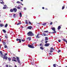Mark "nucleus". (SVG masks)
Listing matches in <instances>:
<instances>
[{"mask_svg":"<svg viewBox=\"0 0 67 67\" xmlns=\"http://www.w3.org/2000/svg\"><path fill=\"white\" fill-rule=\"evenodd\" d=\"M0 53L1 54V57L2 58H3L4 59H5L6 60H7L8 59V57L7 56H6L5 57H4L3 56H4V55H3V54L2 53V51H0Z\"/></svg>","mask_w":67,"mask_h":67,"instance_id":"obj_1","label":"nucleus"},{"mask_svg":"<svg viewBox=\"0 0 67 67\" xmlns=\"http://www.w3.org/2000/svg\"><path fill=\"white\" fill-rule=\"evenodd\" d=\"M27 35L28 36H34V34L32 32L29 31L27 33Z\"/></svg>","mask_w":67,"mask_h":67,"instance_id":"obj_2","label":"nucleus"},{"mask_svg":"<svg viewBox=\"0 0 67 67\" xmlns=\"http://www.w3.org/2000/svg\"><path fill=\"white\" fill-rule=\"evenodd\" d=\"M51 29L53 31H54V32H53L52 33H55L56 32V30H55V28L54 27H52L51 28Z\"/></svg>","mask_w":67,"mask_h":67,"instance_id":"obj_3","label":"nucleus"},{"mask_svg":"<svg viewBox=\"0 0 67 67\" xmlns=\"http://www.w3.org/2000/svg\"><path fill=\"white\" fill-rule=\"evenodd\" d=\"M15 59H16V58H15V57H13L12 58V61H14V62H16L17 61H16V60Z\"/></svg>","mask_w":67,"mask_h":67,"instance_id":"obj_4","label":"nucleus"},{"mask_svg":"<svg viewBox=\"0 0 67 67\" xmlns=\"http://www.w3.org/2000/svg\"><path fill=\"white\" fill-rule=\"evenodd\" d=\"M16 58L17 59V61L18 62V63H20V59H19V58L18 57H17Z\"/></svg>","mask_w":67,"mask_h":67,"instance_id":"obj_5","label":"nucleus"},{"mask_svg":"<svg viewBox=\"0 0 67 67\" xmlns=\"http://www.w3.org/2000/svg\"><path fill=\"white\" fill-rule=\"evenodd\" d=\"M28 47H30V48H34V46L29 44L28 45Z\"/></svg>","mask_w":67,"mask_h":67,"instance_id":"obj_6","label":"nucleus"},{"mask_svg":"<svg viewBox=\"0 0 67 67\" xmlns=\"http://www.w3.org/2000/svg\"><path fill=\"white\" fill-rule=\"evenodd\" d=\"M19 41V43H21V40L20 39L17 38L16 39V41Z\"/></svg>","mask_w":67,"mask_h":67,"instance_id":"obj_7","label":"nucleus"},{"mask_svg":"<svg viewBox=\"0 0 67 67\" xmlns=\"http://www.w3.org/2000/svg\"><path fill=\"white\" fill-rule=\"evenodd\" d=\"M50 48L51 49L50 52H51V53H52V52H53V50H54V48H53L52 47L51 48Z\"/></svg>","mask_w":67,"mask_h":67,"instance_id":"obj_8","label":"nucleus"},{"mask_svg":"<svg viewBox=\"0 0 67 67\" xmlns=\"http://www.w3.org/2000/svg\"><path fill=\"white\" fill-rule=\"evenodd\" d=\"M28 41H31V37H28L26 39Z\"/></svg>","mask_w":67,"mask_h":67,"instance_id":"obj_9","label":"nucleus"},{"mask_svg":"<svg viewBox=\"0 0 67 67\" xmlns=\"http://www.w3.org/2000/svg\"><path fill=\"white\" fill-rule=\"evenodd\" d=\"M32 26H30L27 27L28 29H29V30H31L32 28Z\"/></svg>","mask_w":67,"mask_h":67,"instance_id":"obj_10","label":"nucleus"},{"mask_svg":"<svg viewBox=\"0 0 67 67\" xmlns=\"http://www.w3.org/2000/svg\"><path fill=\"white\" fill-rule=\"evenodd\" d=\"M13 11H14V12H16V11H17V9H16L15 8H14L13 9Z\"/></svg>","mask_w":67,"mask_h":67,"instance_id":"obj_11","label":"nucleus"},{"mask_svg":"<svg viewBox=\"0 0 67 67\" xmlns=\"http://www.w3.org/2000/svg\"><path fill=\"white\" fill-rule=\"evenodd\" d=\"M49 43L46 44H45L44 46H45L47 47L49 46Z\"/></svg>","mask_w":67,"mask_h":67,"instance_id":"obj_12","label":"nucleus"},{"mask_svg":"<svg viewBox=\"0 0 67 67\" xmlns=\"http://www.w3.org/2000/svg\"><path fill=\"white\" fill-rule=\"evenodd\" d=\"M39 35H40V34L38 33L37 34V36L36 37H37V38H40V37L39 36H38Z\"/></svg>","mask_w":67,"mask_h":67,"instance_id":"obj_13","label":"nucleus"},{"mask_svg":"<svg viewBox=\"0 0 67 67\" xmlns=\"http://www.w3.org/2000/svg\"><path fill=\"white\" fill-rule=\"evenodd\" d=\"M10 12H13V9H11L10 10Z\"/></svg>","mask_w":67,"mask_h":67,"instance_id":"obj_14","label":"nucleus"},{"mask_svg":"<svg viewBox=\"0 0 67 67\" xmlns=\"http://www.w3.org/2000/svg\"><path fill=\"white\" fill-rule=\"evenodd\" d=\"M60 29H61V27H60V26H58V30H60Z\"/></svg>","mask_w":67,"mask_h":67,"instance_id":"obj_15","label":"nucleus"},{"mask_svg":"<svg viewBox=\"0 0 67 67\" xmlns=\"http://www.w3.org/2000/svg\"><path fill=\"white\" fill-rule=\"evenodd\" d=\"M45 41H46V40H48V38L47 37H45Z\"/></svg>","mask_w":67,"mask_h":67,"instance_id":"obj_16","label":"nucleus"},{"mask_svg":"<svg viewBox=\"0 0 67 67\" xmlns=\"http://www.w3.org/2000/svg\"><path fill=\"white\" fill-rule=\"evenodd\" d=\"M19 16L20 17H22V13L21 12L19 13Z\"/></svg>","mask_w":67,"mask_h":67,"instance_id":"obj_17","label":"nucleus"},{"mask_svg":"<svg viewBox=\"0 0 67 67\" xmlns=\"http://www.w3.org/2000/svg\"><path fill=\"white\" fill-rule=\"evenodd\" d=\"M0 26H1V27H2V26H4V25H3V24H0Z\"/></svg>","mask_w":67,"mask_h":67,"instance_id":"obj_18","label":"nucleus"},{"mask_svg":"<svg viewBox=\"0 0 67 67\" xmlns=\"http://www.w3.org/2000/svg\"><path fill=\"white\" fill-rule=\"evenodd\" d=\"M8 59L9 61H11V58H8Z\"/></svg>","mask_w":67,"mask_h":67,"instance_id":"obj_19","label":"nucleus"},{"mask_svg":"<svg viewBox=\"0 0 67 67\" xmlns=\"http://www.w3.org/2000/svg\"><path fill=\"white\" fill-rule=\"evenodd\" d=\"M21 24V22H20L17 23V25H20V24Z\"/></svg>","mask_w":67,"mask_h":67,"instance_id":"obj_20","label":"nucleus"},{"mask_svg":"<svg viewBox=\"0 0 67 67\" xmlns=\"http://www.w3.org/2000/svg\"><path fill=\"white\" fill-rule=\"evenodd\" d=\"M40 48L41 49H42V50L44 49V48H43L42 47H40Z\"/></svg>","mask_w":67,"mask_h":67,"instance_id":"obj_21","label":"nucleus"},{"mask_svg":"<svg viewBox=\"0 0 67 67\" xmlns=\"http://www.w3.org/2000/svg\"><path fill=\"white\" fill-rule=\"evenodd\" d=\"M4 26L5 27H7L8 26V24H6Z\"/></svg>","mask_w":67,"mask_h":67,"instance_id":"obj_22","label":"nucleus"},{"mask_svg":"<svg viewBox=\"0 0 67 67\" xmlns=\"http://www.w3.org/2000/svg\"><path fill=\"white\" fill-rule=\"evenodd\" d=\"M2 31H3V32L4 33H6V31H5V30L3 29L2 30Z\"/></svg>","mask_w":67,"mask_h":67,"instance_id":"obj_23","label":"nucleus"},{"mask_svg":"<svg viewBox=\"0 0 67 67\" xmlns=\"http://www.w3.org/2000/svg\"><path fill=\"white\" fill-rule=\"evenodd\" d=\"M53 66L54 67H56V64H53Z\"/></svg>","mask_w":67,"mask_h":67,"instance_id":"obj_24","label":"nucleus"},{"mask_svg":"<svg viewBox=\"0 0 67 67\" xmlns=\"http://www.w3.org/2000/svg\"><path fill=\"white\" fill-rule=\"evenodd\" d=\"M46 25V23H44L42 24V25L43 26H45V25Z\"/></svg>","mask_w":67,"mask_h":67,"instance_id":"obj_25","label":"nucleus"},{"mask_svg":"<svg viewBox=\"0 0 67 67\" xmlns=\"http://www.w3.org/2000/svg\"><path fill=\"white\" fill-rule=\"evenodd\" d=\"M16 3H21V2H19V1H17L16 2Z\"/></svg>","mask_w":67,"mask_h":67,"instance_id":"obj_26","label":"nucleus"},{"mask_svg":"<svg viewBox=\"0 0 67 67\" xmlns=\"http://www.w3.org/2000/svg\"><path fill=\"white\" fill-rule=\"evenodd\" d=\"M8 35H7V36H5V37L6 38H8Z\"/></svg>","mask_w":67,"mask_h":67,"instance_id":"obj_27","label":"nucleus"},{"mask_svg":"<svg viewBox=\"0 0 67 67\" xmlns=\"http://www.w3.org/2000/svg\"><path fill=\"white\" fill-rule=\"evenodd\" d=\"M4 47L5 48H7V47H8V46H7L5 45Z\"/></svg>","mask_w":67,"mask_h":67,"instance_id":"obj_28","label":"nucleus"},{"mask_svg":"<svg viewBox=\"0 0 67 67\" xmlns=\"http://www.w3.org/2000/svg\"><path fill=\"white\" fill-rule=\"evenodd\" d=\"M44 32L45 33H47V32H48V30L44 31Z\"/></svg>","mask_w":67,"mask_h":67,"instance_id":"obj_29","label":"nucleus"},{"mask_svg":"<svg viewBox=\"0 0 67 67\" xmlns=\"http://www.w3.org/2000/svg\"><path fill=\"white\" fill-rule=\"evenodd\" d=\"M43 35H44V36H46V34H44V33H43Z\"/></svg>","mask_w":67,"mask_h":67,"instance_id":"obj_30","label":"nucleus"},{"mask_svg":"<svg viewBox=\"0 0 67 67\" xmlns=\"http://www.w3.org/2000/svg\"><path fill=\"white\" fill-rule=\"evenodd\" d=\"M3 44L4 45H5V42H3Z\"/></svg>","mask_w":67,"mask_h":67,"instance_id":"obj_31","label":"nucleus"},{"mask_svg":"<svg viewBox=\"0 0 67 67\" xmlns=\"http://www.w3.org/2000/svg\"><path fill=\"white\" fill-rule=\"evenodd\" d=\"M64 8H65V7H64V6H63L62 8V10L64 9Z\"/></svg>","mask_w":67,"mask_h":67,"instance_id":"obj_32","label":"nucleus"},{"mask_svg":"<svg viewBox=\"0 0 67 67\" xmlns=\"http://www.w3.org/2000/svg\"><path fill=\"white\" fill-rule=\"evenodd\" d=\"M6 55H7V53H5V55L4 56V57H5V56H6Z\"/></svg>","mask_w":67,"mask_h":67,"instance_id":"obj_33","label":"nucleus"},{"mask_svg":"<svg viewBox=\"0 0 67 67\" xmlns=\"http://www.w3.org/2000/svg\"><path fill=\"white\" fill-rule=\"evenodd\" d=\"M0 3L1 4H4V2H3V1H2V2H1Z\"/></svg>","mask_w":67,"mask_h":67,"instance_id":"obj_34","label":"nucleus"},{"mask_svg":"<svg viewBox=\"0 0 67 67\" xmlns=\"http://www.w3.org/2000/svg\"><path fill=\"white\" fill-rule=\"evenodd\" d=\"M13 16H14V18H15V14H14L13 15Z\"/></svg>","mask_w":67,"mask_h":67,"instance_id":"obj_35","label":"nucleus"},{"mask_svg":"<svg viewBox=\"0 0 67 67\" xmlns=\"http://www.w3.org/2000/svg\"><path fill=\"white\" fill-rule=\"evenodd\" d=\"M63 41H64V42H65L66 41V40H65V39H63Z\"/></svg>","mask_w":67,"mask_h":67,"instance_id":"obj_36","label":"nucleus"},{"mask_svg":"<svg viewBox=\"0 0 67 67\" xmlns=\"http://www.w3.org/2000/svg\"><path fill=\"white\" fill-rule=\"evenodd\" d=\"M28 23L30 24H32V23L30 21H29Z\"/></svg>","mask_w":67,"mask_h":67,"instance_id":"obj_37","label":"nucleus"},{"mask_svg":"<svg viewBox=\"0 0 67 67\" xmlns=\"http://www.w3.org/2000/svg\"><path fill=\"white\" fill-rule=\"evenodd\" d=\"M21 41L22 42H24V41H25V40L23 39H22L21 40Z\"/></svg>","mask_w":67,"mask_h":67,"instance_id":"obj_38","label":"nucleus"},{"mask_svg":"<svg viewBox=\"0 0 67 67\" xmlns=\"http://www.w3.org/2000/svg\"><path fill=\"white\" fill-rule=\"evenodd\" d=\"M60 52H61V50H59L58 52V53Z\"/></svg>","mask_w":67,"mask_h":67,"instance_id":"obj_39","label":"nucleus"},{"mask_svg":"<svg viewBox=\"0 0 67 67\" xmlns=\"http://www.w3.org/2000/svg\"><path fill=\"white\" fill-rule=\"evenodd\" d=\"M3 9H7V8L5 7H3Z\"/></svg>","mask_w":67,"mask_h":67,"instance_id":"obj_40","label":"nucleus"},{"mask_svg":"<svg viewBox=\"0 0 67 67\" xmlns=\"http://www.w3.org/2000/svg\"><path fill=\"white\" fill-rule=\"evenodd\" d=\"M17 9H20V7H17Z\"/></svg>","mask_w":67,"mask_h":67,"instance_id":"obj_41","label":"nucleus"},{"mask_svg":"<svg viewBox=\"0 0 67 67\" xmlns=\"http://www.w3.org/2000/svg\"><path fill=\"white\" fill-rule=\"evenodd\" d=\"M52 24H53V22H51L50 24V25H52Z\"/></svg>","mask_w":67,"mask_h":67,"instance_id":"obj_42","label":"nucleus"},{"mask_svg":"<svg viewBox=\"0 0 67 67\" xmlns=\"http://www.w3.org/2000/svg\"><path fill=\"white\" fill-rule=\"evenodd\" d=\"M7 44H9V42H10V41H8V40L7 41Z\"/></svg>","mask_w":67,"mask_h":67,"instance_id":"obj_43","label":"nucleus"},{"mask_svg":"<svg viewBox=\"0 0 67 67\" xmlns=\"http://www.w3.org/2000/svg\"><path fill=\"white\" fill-rule=\"evenodd\" d=\"M40 46H42V43H41L40 45H39Z\"/></svg>","mask_w":67,"mask_h":67,"instance_id":"obj_44","label":"nucleus"},{"mask_svg":"<svg viewBox=\"0 0 67 67\" xmlns=\"http://www.w3.org/2000/svg\"><path fill=\"white\" fill-rule=\"evenodd\" d=\"M24 10H26V8H24Z\"/></svg>","mask_w":67,"mask_h":67,"instance_id":"obj_45","label":"nucleus"},{"mask_svg":"<svg viewBox=\"0 0 67 67\" xmlns=\"http://www.w3.org/2000/svg\"><path fill=\"white\" fill-rule=\"evenodd\" d=\"M48 42V41H45V43H47Z\"/></svg>","mask_w":67,"mask_h":67,"instance_id":"obj_46","label":"nucleus"},{"mask_svg":"<svg viewBox=\"0 0 67 67\" xmlns=\"http://www.w3.org/2000/svg\"><path fill=\"white\" fill-rule=\"evenodd\" d=\"M25 23L26 24H29V23H28L27 22H26Z\"/></svg>","mask_w":67,"mask_h":67,"instance_id":"obj_47","label":"nucleus"},{"mask_svg":"<svg viewBox=\"0 0 67 67\" xmlns=\"http://www.w3.org/2000/svg\"><path fill=\"white\" fill-rule=\"evenodd\" d=\"M61 41V40H58V41L59 42H60V41Z\"/></svg>","mask_w":67,"mask_h":67,"instance_id":"obj_48","label":"nucleus"},{"mask_svg":"<svg viewBox=\"0 0 67 67\" xmlns=\"http://www.w3.org/2000/svg\"><path fill=\"white\" fill-rule=\"evenodd\" d=\"M6 67H9V65H6Z\"/></svg>","mask_w":67,"mask_h":67,"instance_id":"obj_49","label":"nucleus"},{"mask_svg":"<svg viewBox=\"0 0 67 67\" xmlns=\"http://www.w3.org/2000/svg\"><path fill=\"white\" fill-rule=\"evenodd\" d=\"M42 9H45V8H44V7H42Z\"/></svg>","mask_w":67,"mask_h":67,"instance_id":"obj_50","label":"nucleus"},{"mask_svg":"<svg viewBox=\"0 0 67 67\" xmlns=\"http://www.w3.org/2000/svg\"><path fill=\"white\" fill-rule=\"evenodd\" d=\"M25 22H27V20H25Z\"/></svg>","mask_w":67,"mask_h":67,"instance_id":"obj_51","label":"nucleus"},{"mask_svg":"<svg viewBox=\"0 0 67 67\" xmlns=\"http://www.w3.org/2000/svg\"><path fill=\"white\" fill-rule=\"evenodd\" d=\"M45 10H48V9H47V8H45Z\"/></svg>","mask_w":67,"mask_h":67,"instance_id":"obj_52","label":"nucleus"},{"mask_svg":"<svg viewBox=\"0 0 67 67\" xmlns=\"http://www.w3.org/2000/svg\"><path fill=\"white\" fill-rule=\"evenodd\" d=\"M7 6V5H4V7H6Z\"/></svg>","mask_w":67,"mask_h":67,"instance_id":"obj_53","label":"nucleus"},{"mask_svg":"<svg viewBox=\"0 0 67 67\" xmlns=\"http://www.w3.org/2000/svg\"><path fill=\"white\" fill-rule=\"evenodd\" d=\"M21 27V28H24L23 27V26H22Z\"/></svg>","mask_w":67,"mask_h":67,"instance_id":"obj_54","label":"nucleus"},{"mask_svg":"<svg viewBox=\"0 0 67 67\" xmlns=\"http://www.w3.org/2000/svg\"><path fill=\"white\" fill-rule=\"evenodd\" d=\"M1 39L0 38V42H1Z\"/></svg>","mask_w":67,"mask_h":67,"instance_id":"obj_55","label":"nucleus"},{"mask_svg":"<svg viewBox=\"0 0 67 67\" xmlns=\"http://www.w3.org/2000/svg\"><path fill=\"white\" fill-rule=\"evenodd\" d=\"M15 67H17V66H16V65H15Z\"/></svg>","mask_w":67,"mask_h":67,"instance_id":"obj_56","label":"nucleus"},{"mask_svg":"<svg viewBox=\"0 0 67 67\" xmlns=\"http://www.w3.org/2000/svg\"><path fill=\"white\" fill-rule=\"evenodd\" d=\"M34 44H36V42H34Z\"/></svg>","mask_w":67,"mask_h":67,"instance_id":"obj_57","label":"nucleus"},{"mask_svg":"<svg viewBox=\"0 0 67 67\" xmlns=\"http://www.w3.org/2000/svg\"><path fill=\"white\" fill-rule=\"evenodd\" d=\"M41 35H42V36H44L43 35V34H42Z\"/></svg>","mask_w":67,"mask_h":67,"instance_id":"obj_58","label":"nucleus"},{"mask_svg":"<svg viewBox=\"0 0 67 67\" xmlns=\"http://www.w3.org/2000/svg\"><path fill=\"white\" fill-rule=\"evenodd\" d=\"M21 5H23V4L21 3Z\"/></svg>","mask_w":67,"mask_h":67,"instance_id":"obj_59","label":"nucleus"},{"mask_svg":"<svg viewBox=\"0 0 67 67\" xmlns=\"http://www.w3.org/2000/svg\"><path fill=\"white\" fill-rule=\"evenodd\" d=\"M49 55H51V53H49Z\"/></svg>","mask_w":67,"mask_h":67,"instance_id":"obj_60","label":"nucleus"},{"mask_svg":"<svg viewBox=\"0 0 67 67\" xmlns=\"http://www.w3.org/2000/svg\"><path fill=\"white\" fill-rule=\"evenodd\" d=\"M21 1H23V0H21Z\"/></svg>","mask_w":67,"mask_h":67,"instance_id":"obj_61","label":"nucleus"},{"mask_svg":"<svg viewBox=\"0 0 67 67\" xmlns=\"http://www.w3.org/2000/svg\"><path fill=\"white\" fill-rule=\"evenodd\" d=\"M65 42H66V43L67 44V41H66Z\"/></svg>","mask_w":67,"mask_h":67,"instance_id":"obj_62","label":"nucleus"},{"mask_svg":"<svg viewBox=\"0 0 67 67\" xmlns=\"http://www.w3.org/2000/svg\"><path fill=\"white\" fill-rule=\"evenodd\" d=\"M34 43H33V44H32V45H34Z\"/></svg>","mask_w":67,"mask_h":67,"instance_id":"obj_63","label":"nucleus"},{"mask_svg":"<svg viewBox=\"0 0 67 67\" xmlns=\"http://www.w3.org/2000/svg\"><path fill=\"white\" fill-rule=\"evenodd\" d=\"M65 67H67V66H65Z\"/></svg>","mask_w":67,"mask_h":67,"instance_id":"obj_64","label":"nucleus"}]
</instances>
